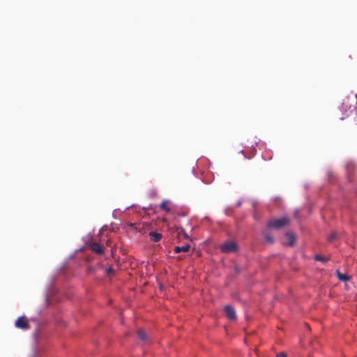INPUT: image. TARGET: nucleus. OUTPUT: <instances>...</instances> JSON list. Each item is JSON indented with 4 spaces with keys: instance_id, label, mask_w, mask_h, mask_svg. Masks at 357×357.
<instances>
[{
    "instance_id": "f257e3e1",
    "label": "nucleus",
    "mask_w": 357,
    "mask_h": 357,
    "mask_svg": "<svg viewBox=\"0 0 357 357\" xmlns=\"http://www.w3.org/2000/svg\"><path fill=\"white\" fill-rule=\"evenodd\" d=\"M290 222L287 217H282L281 218H273L267 223V227L271 229H280L288 225Z\"/></svg>"
},
{
    "instance_id": "f03ea898",
    "label": "nucleus",
    "mask_w": 357,
    "mask_h": 357,
    "mask_svg": "<svg viewBox=\"0 0 357 357\" xmlns=\"http://www.w3.org/2000/svg\"><path fill=\"white\" fill-rule=\"evenodd\" d=\"M220 250L225 254L233 252L237 250V245L233 241H227L220 245Z\"/></svg>"
},
{
    "instance_id": "7ed1b4c3",
    "label": "nucleus",
    "mask_w": 357,
    "mask_h": 357,
    "mask_svg": "<svg viewBox=\"0 0 357 357\" xmlns=\"http://www.w3.org/2000/svg\"><path fill=\"white\" fill-rule=\"evenodd\" d=\"M15 326L17 328L26 330L29 328V324L26 317L22 316L17 319Z\"/></svg>"
},
{
    "instance_id": "20e7f679",
    "label": "nucleus",
    "mask_w": 357,
    "mask_h": 357,
    "mask_svg": "<svg viewBox=\"0 0 357 357\" xmlns=\"http://www.w3.org/2000/svg\"><path fill=\"white\" fill-rule=\"evenodd\" d=\"M225 312L227 318L231 321H234L236 319V314L234 308L227 305L225 307Z\"/></svg>"
},
{
    "instance_id": "39448f33",
    "label": "nucleus",
    "mask_w": 357,
    "mask_h": 357,
    "mask_svg": "<svg viewBox=\"0 0 357 357\" xmlns=\"http://www.w3.org/2000/svg\"><path fill=\"white\" fill-rule=\"evenodd\" d=\"M91 249L93 252H94L97 254L103 253L102 246L98 243H92L91 244Z\"/></svg>"
},
{
    "instance_id": "423d86ee",
    "label": "nucleus",
    "mask_w": 357,
    "mask_h": 357,
    "mask_svg": "<svg viewBox=\"0 0 357 357\" xmlns=\"http://www.w3.org/2000/svg\"><path fill=\"white\" fill-rule=\"evenodd\" d=\"M285 238L288 241V242L286 243L288 245L293 246L294 245L296 238L293 233H291V232L286 233Z\"/></svg>"
},
{
    "instance_id": "0eeeda50",
    "label": "nucleus",
    "mask_w": 357,
    "mask_h": 357,
    "mask_svg": "<svg viewBox=\"0 0 357 357\" xmlns=\"http://www.w3.org/2000/svg\"><path fill=\"white\" fill-rule=\"evenodd\" d=\"M137 334L138 338L140 340H142V341H143L144 342L148 341V340H149L148 335L146 334V333L144 330L139 329L137 331Z\"/></svg>"
},
{
    "instance_id": "6e6552de",
    "label": "nucleus",
    "mask_w": 357,
    "mask_h": 357,
    "mask_svg": "<svg viewBox=\"0 0 357 357\" xmlns=\"http://www.w3.org/2000/svg\"><path fill=\"white\" fill-rule=\"evenodd\" d=\"M190 249V245L189 244H185L184 245H182V246H176L174 248V252L175 253H179L181 252H188Z\"/></svg>"
},
{
    "instance_id": "1a4fd4ad",
    "label": "nucleus",
    "mask_w": 357,
    "mask_h": 357,
    "mask_svg": "<svg viewBox=\"0 0 357 357\" xmlns=\"http://www.w3.org/2000/svg\"><path fill=\"white\" fill-rule=\"evenodd\" d=\"M149 235L151 241L155 243L160 241L162 238V234L155 231L150 232Z\"/></svg>"
},
{
    "instance_id": "9d476101",
    "label": "nucleus",
    "mask_w": 357,
    "mask_h": 357,
    "mask_svg": "<svg viewBox=\"0 0 357 357\" xmlns=\"http://www.w3.org/2000/svg\"><path fill=\"white\" fill-rule=\"evenodd\" d=\"M160 208L162 211L169 213L171 211L170 207L169 206V201L163 200L160 204Z\"/></svg>"
},
{
    "instance_id": "9b49d317",
    "label": "nucleus",
    "mask_w": 357,
    "mask_h": 357,
    "mask_svg": "<svg viewBox=\"0 0 357 357\" xmlns=\"http://www.w3.org/2000/svg\"><path fill=\"white\" fill-rule=\"evenodd\" d=\"M336 273H337V276L338 279L341 281L347 282L350 280V278L349 275H347L346 274L341 273L340 272V271H338V270L337 271Z\"/></svg>"
},
{
    "instance_id": "f8f14e48",
    "label": "nucleus",
    "mask_w": 357,
    "mask_h": 357,
    "mask_svg": "<svg viewBox=\"0 0 357 357\" xmlns=\"http://www.w3.org/2000/svg\"><path fill=\"white\" fill-rule=\"evenodd\" d=\"M314 259L316 261H322V262H326L327 261H328V257H323L320 255H316L314 256Z\"/></svg>"
},
{
    "instance_id": "ddd939ff",
    "label": "nucleus",
    "mask_w": 357,
    "mask_h": 357,
    "mask_svg": "<svg viewBox=\"0 0 357 357\" xmlns=\"http://www.w3.org/2000/svg\"><path fill=\"white\" fill-rule=\"evenodd\" d=\"M264 238L267 242L270 243H273L274 242V238L271 234H265Z\"/></svg>"
},
{
    "instance_id": "4468645a",
    "label": "nucleus",
    "mask_w": 357,
    "mask_h": 357,
    "mask_svg": "<svg viewBox=\"0 0 357 357\" xmlns=\"http://www.w3.org/2000/svg\"><path fill=\"white\" fill-rule=\"evenodd\" d=\"M349 108L350 107L349 106V102L347 100H344L341 106V109H344L345 112H347V109Z\"/></svg>"
},
{
    "instance_id": "2eb2a0df",
    "label": "nucleus",
    "mask_w": 357,
    "mask_h": 357,
    "mask_svg": "<svg viewBox=\"0 0 357 357\" xmlns=\"http://www.w3.org/2000/svg\"><path fill=\"white\" fill-rule=\"evenodd\" d=\"M336 236L337 234L335 232H333L328 236V241L329 242H332L336 238Z\"/></svg>"
},
{
    "instance_id": "dca6fc26",
    "label": "nucleus",
    "mask_w": 357,
    "mask_h": 357,
    "mask_svg": "<svg viewBox=\"0 0 357 357\" xmlns=\"http://www.w3.org/2000/svg\"><path fill=\"white\" fill-rule=\"evenodd\" d=\"M114 272V271L112 267H109L106 269V274L107 275H110L113 274Z\"/></svg>"
},
{
    "instance_id": "f3484780",
    "label": "nucleus",
    "mask_w": 357,
    "mask_h": 357,
    "mask_svg": "<svg viewBox=\"0 0 357 357\" xmlns=\"http://www.w3.org/2000/svg\"><path fill=\"white\" fill-rule=\"evenodd\" d=\"M33 338H34V340L36 342V343H37L38 342V340H39V335L38 333H35L33 334Z\"/></svg>"
},
{
    "instance_id": "a211bd4d",
    "label": "nucleus",
    "mask_w": 357,
    "mask_h": 357,
    "mask_svg": "<svg viewBox=\"0 0 357 357\" xmlns=\"http://www.w3.org/2000/svg\"><path fill=\"white\" fill-rule=\"evenodd\" d=\"M276 357H287V356L285 352H280L277 354Z\"/></svg>"
},
{
    "instance_id": "6ab92c4d",
    "label": "nucleus",
    "mask_w": 357,
    "mask_h": 357,
    "mask_svg": "<svg viewBox=\"0 0 357 357\" xmlns=\"http://www.w3.org/2000/svg\"><path fill=\"white\" fill-rule=\"evenodd\" d=\"M345 118V116L340 117L341 120H343Z\"/></svg>"
},
{
    "instance_id": "aec40b11",
    "label": "nucleus",
    "mask_w": 357,
    "mask_h": 357,
    "mask_svg": "<svg viewBox=\"0 0 357 357\" xmlns=\"http://www.w3.org/2000/svg\"><path fill=\"white\" fill-rule=\"evenodd\" d=\"M356 104H357V93L356 94Z\"/></svg>"
},
{
    "instance_id": "412c9836",
    "label": "nucleus",
    "mask_w": 357,
    "mask_h": 357,
    "mask_svg": "<svg viewBox=\"0 0 357 357\" xmlns=\"http://www.w3.org/2000/svg\"><path fill=\"white\" fill-rule=\"evenodd\" d=\"M32 357H36V356H33Z\"/></svg>"
}]
</instances>
